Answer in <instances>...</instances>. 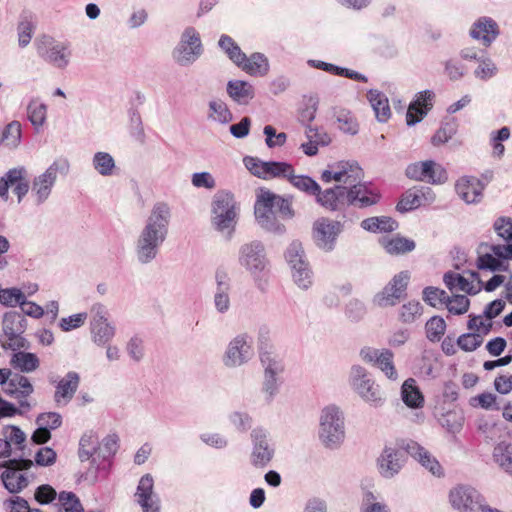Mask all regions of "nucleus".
<instances>
[{
  "label": "nucleus",
  "mask_w": 512,
  "mask_h": 512,
  "mask_svg": "<svg viewBox=\"0 0 512 512\" xmlns=\"http://www.w3.org/2000/svg\"><path fill=\"white\" fill-rule=\"evenodd\" d=\"M170 218L168 204L158 202L153 206L135 241L134 252L139 263L149 264L157 257L167 238Z\"/></svg>",
  "instance_id": "f257e3e1"
},
{
  "label": "nucleus",
  "mask_w": 512,
  "mask_h": 512,
  "mask_svg": "<svg viewBox=\"0 0 512 512\" xmlns=\"http://www.w3.org/2000/svg\"><path fill=\"white\" fill-rule=\"evenodd\" d=\"M363 178V170L355 161H340L322 171L321 180L325 183L332 181L342 183L347 187V205L360 208L376 204L380 196L360 181Z\"/></svg>",
  "instance_id": "f03ea898"
},
{
  "label": "nucleus",
  "mask_w": 512,
  "mask_h": 512,
  "mask_svg": "<svg viewBox=\"0 0 512 512\" xmlns=\"http://www.w3.org/2000/svg\"><path fill=\"white\" fill-rule=\"evenodd\" d=\"M254 213L257 223L263 229L274 233L284 231L280 219L293 216L291 203L268 189H260L257 192Z\"/></svg>",
  "instance_id": "7ed1b4c3"
},
{
  "label": "nucleus",
  "mask_w": 512,
  "mask_h": 512,
  "mask_svg": "<svg viewBox=\"0 0 512 512\" xmlns=\"http://www.w3.org/2000/svg\"><path fill=\"white\" fill-rule=\"evenodd\" d=\"M239 203L235 195L228 190H219L212 197L210 222L212 228L230 239L235 231L239 216Z\"/></svg>",
  "instance_id": "20e7f679"
},
{
  "label": "nucleus",
  "mask_w": 512,
  "mask_h": 512,
  "mask_svg": "<svg viewBox=\"0 0 512 512\" xmlns=\"http://www.w3.org/2000/svg\"><path fill=\"white\" fill-rule=\"evenodd\" d=\"M345 417L336 405H328L321 409L319 415L318 438L321 444L329 449L339 448L345 441Z\"/></svg>",
  "instance_id": "39448f33"
},
{
  "label": "nucleus",
  "mask_w": 512,
  "mask_h": 512,
  "mask_svg": "<svg viewBox=\"0 0 512 512\" xmlns=\"http://www.w3.org/2000/svg\"><path fill=\"white\" fill-rule=\"evenodd\" d=\"M348 384L353 392L373 408L382 407L386 396L372 375L361 365H353L348 375Z\"/></svg>",
  "instance_id": "423d86ee"
},
{
  "label": "nucleus",
  "mask_w": 512,
  "mask_h": 512,
  "mask_svg": "<svg viewBox=\"0 0 512 512\" xmlns=\"http://www.w3.org/2000/svg\"><path fill=\"white\" fill-rule=\"evenodd\" d=\"M238 264L256 282L268 273L269 261L262 242L253 240L243 243L238 250Z\"/></svg>",
  "instance_id": "0eeeda50"
},
{
  "label": "nucleus",
  "mask_w": 512,
  "mask_h": 512,
  "mask_svg": "<svg viewBox=\"0 0 512 512\" xmlns=\"http://www.w3.org/2000/svg\"><path fill=\"white\" fill-rule=\"evenodd\" d=\"M70 164L65 158L54 160L42 173L33 178L31 197L37 205L45 203L52 194L59 175L69 172Z\"/></svg>",
  "instance_id": "6e6552de"
},
{
  "label": "nucleus",
  "mask_w": 512,
  "mask_h": 512,
  "mask_svg": "<svg viewBox=\"0 0 512 512\" xmlns=\"http://www.w3.org/2000/svg\"><path fill=\"white\" fill-rule=\"evenodd\" d=\"M255 356L253 338L248 333H238L226 344L221 362L228 369L247 365Z\"/></svg>",
  "instance_id": "1a4fd4ad"
},
{
  "label": "nucleus",
  "mask_w": 512,
  "mask_h": 512,
  "mask_svg": "<svg viewBox=\"0 0 512 512\" xmlns=\"http://www.w3.org/2000/svg\"><path fill=\"white\" fill-rule=\"evenodd\" d=\"M448 503L456 512H488L491 509L476 488L465 484H458L449 490Z\"/></svg>",
  "instance_id": "9d476101"
},
{
  "label": "nucleus",
  "mask_w": 512,
  "mask_h": 512,
  "mask_svg": "<svg viewBox=\"0 0 512 512\" xmlns=\"http://www.w3.org/2000/svg\"><path fill=\"white\" fill-rule=\"evenodd\" d=\"M34 45L38 56L51 66L65 69L70 64L72 52L68 42L42 35L35 40Z\"/></svg>",
  "instance_id": "9b49d317"
},
{
  "label": "nucleus",
  "mask_w": 512,
  "mask_h": 512,
  "mask_svg": "<svg viewBox=\"0 0 512 512\" xmlns=\"http://www.w3.org/2000/svg\"><path fill=\"white\" fill-rule=\"evenodd\" d=\"M203 52L200 33L189 26L181 33L179 42L172 51V58L178 65L186 67L194 64Z\"/></svg>",
  "instance_id": "f8f14e48"
},
{
  "label": "nucleus",
  "mask_w": 512,
  "mask_h": 512,
  "mask_svg": "<svg viewBox=\"0 0 512 512\" xmlns=\"http://www.w3.org/2000/svg\"><path fill=\"white\" fill-rule=\"evenodd\" d=\"M90 312V339L97 347L107 346L116 335V326L109 320L108 309L101 303H95L92 305Z\"/></svg>",
  "instance_id": "ddd939ff"
},
{
  "label": "nucleus",
  "mask_w": 512,
  "mask_h": 512,
  "mask_svg": "<svg viewBox=\"0 0 512 512\" xmlns=\"http://www.w3.org/2000/svg\"><path fill=\"white\" fill-rule=\"evenodd\" d=\"M251 449L248 460L256 469L266 468L274 459L276 448L270 433L261 427L253 429L250 433Z\"/></svg>",
  "instance_id": "4468645a"
},
{
  "label": "nucleus",
  "mask_w": 512,
  "mask_h": 512,
  "mask_svg": "<svg viewBox=\"0 0 512 512\" xmlns=\"http://www.w3.org/2000/svg\"><path fill=\"white\" fill-rule=\"evenodd\" d=\"M409 281L410 273L408 271H401L394 275L383 289L374 295L373 305L379 308L395 306L405 295Z\"/></svg>",
  "instance_id": "2eb2a0df"
},
{
  "label": "nucleus",
  "mask_w": 512,
  "mask_h": 512,
  "mask_svg": "<svg viewBox=\"0 0 512 512\" xmlns=\"http://www.w3.org/2000/svg\"><path fill=\"white\" fill-rule=\"evenodd\" d=\"M33 465L31 460L24 459H10L5 462L3 467L5 471L1 474V479L4 487L10 493H18L24 489L28 483V477L25 470Z\"/></svg>",
  "instance_id": "dca6fc26"
},
{
  "label": "nucleus",
  "mask_w": 512,
  "mask_h": 512,
  "mask_svg": "<svg viewBox=\"0 0 512 512\" xmlns=\"http://www.w3.org/2000/svg\"><path fill=\"white\" fill-rule=\"evenodd\" d=\"M342 231L343 224L340 221L321 217L313 224V239L318 248L330 252L335 248L337 238Z\"/></svg>",
  "instance_id": "f3484780"
},
{
  "label": "nucleus",
  "mask_w": 512,
  "mask_h": 512,
  "mask_svg": "<svg viewBox=\"0 0 512 512\" xmlns=\"http://www.w3.org/2000/svg\"><path fill=\"white\" fill-rule=\"evenodd\" d=\"M243 163L251 174L264 180L286 179L287 174L291 171V164L287 162L262 161L252 156L244 157Z\"/></svg>",
  "instance_id": "a211bd4d"
},
{
  "label": "nucleus",
  "mask_w": 512,
  "mask_h": 512,
  "mask_svg": "<svg viewBox=\"0 0 512 512\" xmlns=\"http://www.w3.org/2000/svg\"><path fill=\"white\" fill-rule=\"evenodd\" d=\"M406 176L412 180L431 184H442L447 180L443 166L433 160L411 163L406 168Z\"/></svg>",
  "instance_id": "6ab92c4d"
},
{
  "label": "nucleus",
  "mask_w": 512,
  "mask_h": 512,
  "mask_svg": "<svg viewBox=\"0 0 512 512\" xmlns=\"http://www.w3.org/2000/svg\"><path fill=\"white\" fill-rule=\"evenodd\" d=\"M54 386L53 401L56 407L67 406L74 398L79 385L80 375L76 371H68L64 376L50 379Z\"/></svg>",
  "instance_id": "aec40b11"
},
{
  "label": "nucleus",
  "mask_w": 512,
  "mask_h": 512,
  "mask_svg": "<svg viewBox=\"0 0 512 512\" xmlns=\"http://www.w3.org/2000/svg\"><path fill=\"white\" fill-rule=\"evenodd\" d=\"M405 458L395 447L386 445L376 459V469L380 477L386 480L395 478L403 469Z\"/></svg>",
  "instance_id": "412c9836"
},
{
  "label": "nucleus",
  "mask_w": 512,
  "mask_h": 512,
  "mask_svg": "<svg viewBox=\"0 0 512 512\" xmlns=\"http://www.w3.org/2000/svg\"><path fill=\"white\" fill-rule=\"evenodd\" d=\"M134 501L142 512H160L161 502L154 489V478L151 474L143 475L136 487Z\"/></svg>",
  "instance_id": "4be33fe9"
},
{
  "label": "nucleus",
  "mask_w": 512,
  "mask_h": 512,
  "mask_svg": "<svg viewBox=\"0 0 512 512\" xmlns=\"http://www.w3.org/2000/svg\"><path fill=\"white\" fill-rule=\"evenodd\" d=\"M401 448L434 476H441L443 474L438 460L417 442L412 440L406 441L401 445Z\"/></svg>",
  "instance_id": "5701e85b"
},
{
  "label": "nucleus",
  "mask_w": 512,
  "mask_h": 512,
  "mask_svg": "<svg viewBox=\"0 0 512 512\" xmlns=\"http://www.w3.org/2000/svg\"><path fill=\"white\" fill-rule=\"evenodd\" d=\"M435 200V194L429 187H415L406 191L399 203L397 210L407 212L417 209L421 206L431 204Z\"/></svg>",
  "instance_id": "b1692460"
},
{
  "label": "nucleus",
  "mask_w": 512,
  "mask_h": 512,
  "mask_svg": "<svg viewBox=\"0 0 512 512\" xmlns=\"http://www.w3.org/2000/svg\"><path fill=\"white\" fill-rule=\"evenodd\" d=\"M347 187L344 184L336 185L324 191L319 186V192H316V202L323 208L330 211H338L347 205Z\"/></svg>",
  "instance_id": "393cba45"
},
{
  "label": "nucleus",
  "mask_w": 512,
  "mask_h": 512,
  "mask_svg": "<svg viewBox=\"0 0 512 512\" xmlns=\"http://www.w3.org/2000/svg\"><path fill=\"white\" fill-rule=\"evenodd\" d=\"M470 36L489 47L499 36L500 29L497 22L487 16L478 18L470 28Z\"/></svg>",
  "instance_id": "a878e982"
},
{
  "label": "nucleus",
  "mask_w": 512,
  "mask_h": 512,
  "mask_svg": "<svg viewBox=\"0 0 512 512\" xmlns=\"http://www.w3.org/2000/svg\"><path fill=\"white\" fill-rule=\"evenodd\" d=\"M471 280L459 273L449 271L444 274L443 281L450 291H462L470 295L477 294L482 288V282L476 272L471 273Z\"/></svg>",
  "instance_id": "bb28decb"
},
{
  "label": "nucleus",
  "mask_w": 512,
  "mask_h": 512,
  "mask_svg": "<svg viewBox=\"0 0 512 512\" xmlns=\"http://www.w3.org/2000/svg\"><path fill=\"white\" fill-rule=\"evenodd\" d=\"M435 94L431 90L419 92L415 100L410 103L407 114L406 123L409 126L420 122L423 117L431 110L433 106Z\"/></svg>",
  "instance_id": "cd10ccee"
},
{
  "label": "nucleus",
  "mask_w": 512,
  "mask_h": 512,
  "mask_svg": "<svg viewBox=\"0 0 512 512\" xmlns=\"http://www.w3.org/2000/svg\"><path fill=\"white\" fill-rule=\"evenodd\" d=\"M457 195L467 204L478 203L483 195L484 185L476 177H461L455 184Z\"/></svg>",
  "instance_id": "c85d7f7f"
},
{
  "label": "nucleus",
  "mask_w": 512,
  "mask_h": 512,
  "mask_svg": "<svg viewBox=\"0 0 512 512\" xmlns=\"http://www.w3.org/2000/svg\"><path fill=\"white\" fill-rule=\"evenodd\" d=\"M216 289L213 295V303L216 311L226 314L231 308V284L225 273H216Z\"/></svg>",
  "instance_id": "c756f323"
},
{
  "label": "nucleus",
  "mask_w": 512,
  "mask_h": 512,
  "mask_svg": "<svg viewBox=\"0 0 512 512\" xmlns=\"http://www.w3.org/2000/svg\"><path fill=\"white\" fill-rule=\"evenodd\" d=\"M244 72L251 76H266L270 69L268 58L259 52L252 53L249 57L244 54V60L238 65Z\"/></svg>",
  "instance_id": "7c9ffc66"
},
{
  "label": "nucleus",
  "mask_w": 512,
  "mask_h": 512,
  "mask_svg": "<svg viewBox=\"0 0 512 512\" xmlns=\"http://www.w3.org/2000/svg\"><path fill=\"white\" fill-rule=\"evenodd\" d=\"M91 167L94 172L102 177H112L118 172L115 158L106 151H97L93 154Z\"/></svg>",
  "instance_id": "2f4dec72"
},
{
  "label": "nucleus",
  "mask_w": 512,
  "mask_h": 512,
  "mask_svg": "<svg viewBox=\"0 0 512 512\" xmlns=\"http://www.w3.org/2000/svg\"><path fill=\"white\" fill-rule=\"evenodd\" d=\"M379 243L381 247L390 255H400L411 252L415 249V242L412 239L395 235L383 236Z\"/></svg>",
  "instance_id": "473e14b6"
},
{
  "label": "nucleus",
  "mask_w": 512,
  "mask_h": 512,
  "mask_svg": "<svg viewBox=\"0 0 512 512\" xmlns=\"http://www.w3.org/2000/svg\"><path fill=\"white\" fill-rule=\"evenodd\" d=\"M367 100L369 101L375 117L379 122L385 123L391 117V109L387 96L376 89L367 92Z\"/></svg>",
  "instance_id": "72a5a7b5"
},
{
  "label": "nucleus",
  "mask_w": 512,
  "mask_h": 512,
  "mask_svg": "<svg viewBox=\"0 0 512 512\" xmlns=\"http://www.w3.org/2000/svg\"><path fill=\"white\" fill-rule=\"evenodd\" d=\"M227 94L238 104H248L254 98V87L246 81L231 80L227 83Z\"/></svg>",
  "instance_id": "f704fd0d"
},
{
  "label": "nucleus",
  "mask_w": 512,
  "mask_h": 512,
  "mask_svg": "<svg viewBox=\"0 0 512 512\" xmlns=\"http://www.w3.org/2000/svg\"><path fill=\"white\" fill-rule=\"evenodd\" d=\"M307 64L310 67L320 69V70H323L325 72H328V73H331L334 75L343 76V77L353 79L356 81H361V82L368 81L367 77L361 73H358L354 70H350L348 68L339 67L334 64L327 63V62H324L321 60L309 59L307 61Z\"/></svg>",
  "instance_id": "c9c22d12"
},
{
  "label": "nucleus",
  "mask_w": 512,
  "mask_h": 512,
  "mask_svg": "<svg viewBox=\"0 0 512 512\" xmlns=\"http://www.w3.org/2000/svg\"><path fill=\"white\" fill-rule=\"evenodd\" d=\"M207 119L221 125H226L232 121L233 115L224 100L213 98L208 102Z\"/></svg>",
  "instance_id": "e433bc0d"
},
{
  "label": "nucleus",
  "mask_w": 512,
  "mask_h": 512,
  "mask_svg": "<svg viewBox=\"0 0 512 512\" xmlns=\"http://www.w3.org/2000/svg\"><path fill=\"white\" fill-rule=\"evenodd\" d=\"M48 106L38 97L30 99L27 105V117L32 126L39 130L47 120Z\"/></svg>",
  "instance_id": "4c0bfd02"
},
{
  "label": "nucleus",
  "mask_w": 512,
  "mask_h": 512,
  "mask_svg": "<svg viewBox=\"0 0 512 512\" xmlns=\"http://www.w3.org/2000/svg\"><path fill=\"white\" fill-rule=\"evenodd\" d=\"M401 399L409 408H421L424 405V396L413 378L404 381L401 387Z\"/></svg>",
  "instance_id": "58836bf2"
},
{
  "label": "nucleus",
  "mask_w": 512,
  "mask_h": 512,
  "mask_svg": "<svg viewBox=\"0 0 512 512\" xmlns=\"http://www.w3.org/2000/svg\"><path fill=\"white\" fill-rule=\"evenodd\" d=\"M361 227L372 233H389L398 228V223L389 216H376L364 219Z\"/></svg>",
  "instance_id": "ea45409f"
},
{
  "label": "nucleus",
  "mask_w": 512,
  "mask_h": 512,
  "mask_svg": "<svg viewBox=\"0 0 512 512\" xmlns=\"http://www.w3.org/2000/svg\"><path fill=\"white\" fill-rule=\"evenodd\" d=\"M22 138V126L19 121H11L2 129H0V146L9 149H16Z\"/></svg>",
  "instance_id": "a19ab883"
},
{
  "label": "nucleus",
  "mask_w": 512,
  "mask_h": 512,
  "mask_svg": "<svg viewBox=\"0 0 512 512\" xmlns=\"http://www.w3.org/2000/svg\"><path fill=\"white\" fill-rule=\"evenodd\" d=\"M286 180L297 190L308 195L315 196L319 192V184L307 175H298L295 173L294 167L291 165V171L287 174Z\"/></svg>",
  "instance_id": "79ce46f5"
},
{
  "label": "nucleus",
  "mask_w": 512,
  "mask_h": 512,
  "mask_svg": "<svg viewBox=\"0 0 512 512\" xmlns=\"http://www.w3.org/2000/svg\"><path fill=\"white\" fill-rule=\"evenodd\" d=\"M99 448V437L93 431L83 433L79 441L78 456L81 461L89 460Z\"/></svg>",
  "instance_id": "37998d69"
},
{
  "label": "nucleus",
  "mask_w": 512,
  "mask_h": 512,
  "mask_svg": "<svg viewBox=\"0 0 512 512\" xmlns=\"http://www.w3.org/2000/svg\"><path fill=\"white\" fill-rule=\"evenodd\" d=\"M284 257L290 270L309 263L303 245L299 241H293L289 244Z\"/></svg>",
  "instance_id": "c03bdc74"
},
{
  "label": "nucleus",
  "mask_w": 512,
  "mask_h": 512,
  "mask_svg": "<svg viewBox=\"0 0 512 512\" xmlns=\"http://www.w3.org/2000/svg\"><path fill=\"white\" fill-rule=\"evenodd\" d=\"M337 128L348 135L354 136L359 132V123L352 112L340 109L335 113Z\"/></svg>",
  "instance_id": "a18cd8bd"
},
{
  "label": "nucleus",
  "mask_w": 512,
  "mask_h": 512,
  "mask_svg": "<svg viewBox=\"0 0 512 512\" xmlns=\"http://www.w3.org/2000/svg\"><path fill=\"white\" fill-rule=\"evenodd\" d=\"M11 363L15 368L25 373L35 371L40 365L39 358L36 354L23 351L15 353L12 357Z\"/></svg>",
  "instance_id": "49530a36"
},
{
  "label": "nucleus",
  "mask_w": 512,
  "mask_h": 512,
  "mask_svg": "<svg viewBox=\"0 0 512 512\" xmlns=\"http://www.w3.org/2000/svg\"><path fill=\"white\" fill-rule=\"evenodd\" d=\"M218 46L235 65H241L245 53L242 52L241 48L230 36L225 34L221 35Z\"/></svg>",
  "instance_id": "de8ad7c7"
},
{
  "label": "nucleus",
  "mask_w": 512,
  "mask_h": 512,
  "mask_svg": "<svg viewBox=\"0 0 512 512\" xmlns=\"http://www.w3.org/2000/svg\"><path fill=\"white\" fill-rule=\"evenodd\" d=\"M493 459L500 468L512 475V444L499 443L493 450Z\"/></svg>",
  "instance_id": "09e8293b"
},
{
  "label": "nucleus",
  "mask_w": 512,
  "mask_h": 512,
  "mask_svg": "<svg viewBox=\"0 0 512 512\" xmlns=\"http://www.w3.org/2000/svg\"><path fill=\"white\" fill-rule=\"evenodd\" d=\"M290 274L293 283L301 290L310 289L314 283L313 272L309 263L290 270Z\"/></svg>",
  "instance_id": "8fccbe9b"
},
{
  "label": "nucleus",
  "mask_w": 512,
  "mask_h": 512,
  "mask_svg": "<svg viewBox=\"0 0 512 512\" xmlns=\"http://www.w3.org/2000/svg\"><path fill=\"white\" fill-rule=\"evenodd\" d=\"M394 354L389 349H383V352L379 354V360L374 364L378 367L385 376L391 380L396 381L398 379V373L393 363Z\"/></svg>",
  "instance_id": "3c124183"
},
{
  "label": "nucleus",
  "mask_w": 512,
  "mask_h": 512,
  "mask_svg": "<svg viewBox=\"0 0 512 512\" xmlns=\"http://www.w3.org/2000/svg\"><path fill=\"white\" fill-rule=\"evenodd\" d=\"M35 30V23L30 16L24 15L17 26L18 44L26 47L32 39Z\"/></svg>",
  "instance_id": "603ef678"
},
{
  "label": "nucleus",
  "mask_w": 512,
  "mask_h": 512,
  "mask_svg": "<svg viewBox=\"0 0 512 512\" xmlns=\"http://www.w3.org/2000/svg\"><path fill=\"white\" fill-rule=\"evenodd\" d=\"M58 503L64 512H85L80 498L71 491L60 492Z\"/></svg>",
  "instance_id": "864d4df0"
},
{
  "label": "nucleus",
  "mask_w": 512,
  "mask_h": 512,
  "mask_svg": "<svg viewBox=\"0 0 512 512\" xmlns=\"http://www.w3.org/2000/svg\"><path fill=\"white\" fill-rule=\"evenodd\" d=\"M425 331L426 336L430 341H439L445 334L446 322L440 316H433L426 322Z\"/></svg>",
  "instance_id": "5fc2aeb1"
},
{
  "label": "nucleus",
  "mask_w": 512,
  "mask_h": 512,
  "mask_svg": "<svg viewBox=\"0 0 512 512\" xmlns=\"http://www.w3.org/2000/svg\"><path fill=\"white\" fill-rule=\"evenodd\" d=\"M423 314V306L418 301H409L399 309V319L404 323H413Z\"/></svg>",
  "instance_id": "6e6d98bb"
},
{
  "label": "nucleus",
  "mask_w": 512,
  "mask_h": 512,
  "mask_svg": "<svg viewBox=\"0 0 512 512\" xmlns=\"http://www.w3.org/2000/svg\"><path fill=\"white\" fill-rule=\"evenodd\" d=\"M497 73L498 67L489 57L479 59L478 66L474 70V76L482 81H487L495 77Z\"/></svg>",
  "instance_id": "4d7b16f0"
},
{
  "label": "nucleus",
  "mask_w": 512,
  "mask_h": 512,
  "mask_svg": "<svg viewBox=\"0 0 512 512\" xmlns=\"http://www.w3.org/2000/svg\"><path fill=\"white\" fill-rule=\"evenodd\" d=\"M34 391L30 380L22 375L16 376L8 382L6 392L9 394L20 393L21 396L27 397Z\"/></svg>",
  "instance_id": "13d9d810"
},
{
  "label": "nucleus",
  "mask_w": 512,
  "mask_h": 512,
  "mask_svg": "<svg viewBox=\"0 0 512 512\" xmlns=\"http://www.w3.org/2000/svg\"><path fill=\"white\" fill-rule=\"evenodd\" d=\"M360 512H391L390 507L380 501L373 492L365 493Z\"/></svg>",
  "instance_id": "bf43d9fd"
},
{
  "label": "nucleus",
  "mask_w": 512,
  "mask_h": 512,
  "mask_svg": "<svg viewBox=\"0 0 512 512\" xmlns=\"http://www.w3.org/2000/svg\"><path fill=\"white\" fill-rule=\"evenodd\" d=\"M24 298L20 288L0 289V304L6 307H16L23 304Z\"/></svg>",
  "instance_id": "052dcab7"
},
{
  "label": "nucleus",
  "mask_w": 512,
  "mask_h": 512,
  "mask_svg": "<svg viewBox=\"0 0 512 512\" xmlns=\"http://www.w3.org/2000/svg\"><path fill=\"white\" fill-rule=\"evenodd\" d=\"M445 305L449 313L453 315H462L468 311L470 300L464 295H453L451 297H447Z\"/></svg>",
  "instance_id": "680f3d73"
},
{
  "label": "nucleus",
  "mask_w": 512,
  "mask_h": 512,
  "mask_svg": "<svg viewBox=\"0 0 512 512\" xmlns=\"http://www.w3.org/2000/svg\"><path fill=\"white\" fill-rule=\"evenodd\" d=\"M87 317L88 314L86 312L72 314L61 318L58 325L62 331L69 332L82 327L85 324Z\"/></svg>",
  "instance_id": "e2e57ef3"
},
{
  "label": "nucleus",
  "mask_w": 512,
  "mask_h": 512,
  "mask_svg": "<svg viewBox=\"0 0 512 512\" xmlns=\"http://www.w3.org/2000/svg\"><path fill=\"white\" fill-rule=\"evenodd\" d=\"M456 132L457 126L455 123H445L432 136L431 143L434 146L443 145L451 140Z\"/></svg>",
  "instance_id": "0e129e2a"
},
{
  "label": "nucleus",
  "mask_w": 512,
  "mask_h": 512,
  "mask_svg": "<svg viewBox=\"0 0 512 512\" xmlns=\"http://www.w3.org/2000/svg\"><path fill=\"white\" fill-rule=\"evenodd\" d=\"M447 294L444 290L437 287H426L423 290V300L432 307H437L445 304L447 301Z\"/></svg>",
  "instance_id": "69168bd1"
},
{
  "label": "nucleus",
  "mask_w": 512,
  "mask_h": 512,
  "mask_svg": "<svg viewBox=\"0 0 512 512\" xmlns=\"http://www.w3.org/2000/svg\"><path fill=\"white\" fill-rule=\"evenodd\" d=\"M477 266L482 270L502 271L506 269L505 262L492 253L481 255L477 260Z\"/></svg>",
  "instance_id": "338daca9"
},
{
  "label": "nucleus",
  "mask_w": 512,
  "mask_h": 512,
  "mask_svg": "<svg viewBox=\"0 0 512 512\" xmlns=\"http://www.w3.org/2000/svg\"><path fill=\"white\" fill-rule=\"evenodd\" d=\"M491 327L492 321L485 315L470 317L468 321V329L471 330L472 333L480 334L482 338L490 332Z\"/></svg>",
  "instance_id": "774afa93"
}]
</instances>
